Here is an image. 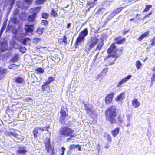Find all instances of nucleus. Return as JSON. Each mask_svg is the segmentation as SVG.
I'll use <instances>...</instances> for the list:
<instances>
[{
  "instance_id": "24",
  "label": "nucleus",
  "mask_w": 155,
  "mask_h": 155,
  "mask_svg": "<svg viewBox=\"0 0 155 155\" xmlns=\"http://www.w3.org/2000/svg\"><path fill=\"white\" fill-rule=\"evenodd\" d=\"M149 34V32L147 31L146 32H145L144 33L142 34L141 36L140 37L138 38V40L139 41H141L142 40H143L145 37L148 36Z\"/></svg>"
},
{
  "instance_id": "52",
  "label": "nucleus",
  "mask_w": 155,
  "mask_h": 155,
  "mask_svg": "<svg viewBox=\"0 0 155 155\" xmlns=\"http://www.w3.org/2000/svg\"><path fill=\"white\" fill-rule=\"evenodd\" d=\"M46 129H45V130L47 131H48V129H49L50 128V126H47L46 127Z\"/></svg>"
},
{
  "instance_id": "63",
  "label": "nucleus",
  "mask_w": 155,
  "mask_h": 155,
  "mask_svg": "<svg viewBox=\"0 0 155 155\" xmlns=\"http://www.w3.org/2000/svg\"><path fill=\"white\" fill-rule=\"evenodd\" d=\"M114 64V62H112L110 65H112Z\"/></svg>"
},
{
  "instance_id": "43",
  "label": "nucleus",
  "mask_w": 155,
  "mask_h": 155,
  "mask_svg": "<svg viewBox=\"0 0 155 155\" xmlns=\"http://www.w3.org/2000/svg\"><path fill=\"white\" fill-rule=\"evenodd\" d=\"M49 16V15L46 13H44L42 14V17L44 18H47Z\"/></svg>"
},
{
  "instance_id": "12",
  "label": "nucleus",
  "mask_w": 155,
  "mask_h": 155,
  "mask_svg": "<svg viewBox=\"0 0 155 155\" xmlns=\"http://www.w3.org/2000/svg\"><path fill=\"white\" fill-rule=\"evenodd\" d=\"M12 129L15 133H13L12 131H8L6 130L4 132L5 135L6 136L11 137L12 136L15 138H17V134L16 133L15 130L14 129Z\"/></svg>"
},
{
  "instance_id": "21",
  "label": "nucleus",
  "mask_w": 155,
  "mask_h": 155,
  "mask_svg": "<svg viewBox=\"0 0 155 155\" xmlns=\"http://www.w3.org/2000/svg\"><path fill=\"white\" fill-rule=\"evenodd\" d=\"M115 40L117 43L121 44L124 42L125 39L124 38H122L121 37H119L116 38L115 39Z\"/></svg>"
},
{
  "instance_id": "41",
  "label": "nucleus",
  "mask_w": 155,
  "mask_h": 155,
  "mask_svg": "<svg viewBox=\"0 0 155 155\" xmlns=\"http://www.w3.org/2000/svg\"><path fill=\"white\" fill-rule=\"evenodd\" d=\"M46 0H36L35 3L37 4H40L42 3Z\"/></svg>"
},
{
  "instance_id": "59",
  "label": "nucleus",
  "mask_w": 155,
  "mask_h": 155,
  "mask_svg": "<svg viewBox=\"0 0 155 155\" xmlns=\"http://www.w3.org/2000/svg\"><path fill=\"white\" fill-rule=\"evenodd\" d=\"M18 11L17 10H16L15 12H14V13L15 14H17V13H18Z\"/></svg>"
},
{
  "instance_id": "27",
  "label": "nucleus",
  "mask_w": 155,
  "mask_h": 155,
  "mask_svg": "<svg viewBox=\"0 0 155 155\" xmlns=\"http://www.w3.org/2000/svg\"><path fill=\"white\" fill-rule=\"evenodd\" d=\"M27 152V150L26 149L18 150H17L16 153L17 154H25Z\"/></svg>"
},
{
  "instance_id": "17",
  "label": "nucleus",
  "mask_w": 155,
  "mask_h": 155,
  "mask_svg": "<svg viewBox=\"0 0 155 155\" xmlns=\"http://www.w3.org/2000/svg\"><path fill=\"white\" fill-rule=\"evenodd\" d=\"M6 73L7 71L5 68L0 70V80L4 78Z\"/></svg>"
},
{
  "instance_id": "47",
  "label": "nucleus",
  "mask_w": 155,
  "mask_h": 155,
  "mask_svg": "<svg viewBox=\"0 0 155 155\" xmlns=\"http://www.w3.org/2000/svg\"><path fill=\"white\" fill-rule=\"evenodd\" d=\"M151 81L152 82L155 81V73H153L151 78Z\"/></svg>"
},
{
  "instance_id": "48",
  "label": "nucleus",
  "mask_w": 155,
  "mask_h": 155,
  "mask_svg": "<svg viewBox=\"0 0 155 155\" xmlns=\"http://www.w3.org/2000/svg\"><path fill=\"white\" fill-rule=\"evenodd\" d=\"M78 149V151H81V145H79L78 144L76 145V148Z\"/></svg>"
},
{
  "instance_id": "14",
  "label": "nucleus",
  "mask_w": 155,
  "mask_h": 155,
  "mask_svg": "<svg viewBox=\"0 0 155 155\" xmlns=\"http://www.w3.org/2000/svg\"><path fill=\"white\" fill-rule=\"evenodd\" d=\"M125 92H122L117 96L116 98V100L117 101H121L123 99L125 98Z\"/></svg>"
},
{
  "instance_id": "34",
  "label": "nucleus",
  "mask_w": 155,
  "mask_h": 155,
  "mask_svg": "<svg viewBox=\"0 0 155 155\" xmlns=\"http://www.w3.org/2000/svg\"><path fill=\"white\" fill-rule=\"evenodd\" d=\"M57 10H55L54 9H53L52 10L51 12V15L52 16H54V17H55L57 16Z\"/></svg>"
},
{
  "instance_id": "54",
  "label": "nucleus",
  "mask_w": 155,
  "mask_h": 155,
  "mask_svg": "<svg viewBox=\"0 0 155 155\" xmlns=\"http://www.w3.org/2000/svg\"><path fill=\"white\" fill-rule=\"evenodd\" d=\"M17 31L16 30H15L13 31L12 32L14 34H16L17 33Z\"/></svg>"
},
{
  "instance_id": "42",
  "label": "nucleus",
  "mask_w": 155,
  "mask_h": 155,
  "mask_svg": "<svg viewBox=\"0 0 155 155\" xmlns=\"http://www.w3.org/2000/svg\"><path fill=\"white\" fill-rule=\"evenodd\" d=\"M19 51L23 53H25L26 51V48L25 47H21L20 48Z\"/></svg>"
},
{
  "instance_id": "37",
  "label": "nucleus",
  "mask_w": 155,
  "mask_h": 155,
  "mask_svg": "<svg viewBox=\"0 0 155 155\" xmlns=\"http://www.w3.org/2000/svg\"><path fill=\"white\" fill-rule=\"evenodd\" d=\"M6 25L5 24L4 25H3L2 27V28L1 29L0 31V38H1L2 33L3 32V31L5 30V27H6Z\"/></svg>"
},
{
  "instance_id": "1",
  "label": "nucleus",
  "mask_w": 155,
  "mask_h": 155,
  "mask_svg": "<svg viewBox=\"0 0 155 155\" xmlns=\"http://www.w3.org/2000/svg\"><path fill=\"white\" fill-rule=\"evenodd\" d=\"M117 115L116 107L114 105L108 107L104 111V115L106 121L112 124L116 123Z\"/></svg>"
},
{
  "instance_id": "49",
  "label": "nucleus",
  "mask_w": 155,
  "mask_h": 155,
  "mask_svg": "<svg viewBox=\"0 0 155 155\" xmlns=\"http://www.w3.org/2000/svg\"><path fill=\"white\" fill-rule=\"evenodd\" d=\"M61 149H62V150H61V153H64V151L65 150V148L63 147H61Z\"/></svg>"
},
{
  "instance_id": "53",
  "label": "nucleus",
  "mask_w": 155,
  "mask_h": 155,
  "mask_svg": "<svg viewBox=\"0 0 155 155\" xmlns=\"http://www.w3.org/2000/svg\"><path fill=\"white\" fill-rule=\"evenodd\" d=\"M24 39L25 41H26L27 42L28 41V40H30V39H29V38H24Z\"/></svg>"
},
{
  "instance_id": "26",
  "label": "nucleus",
  "mask_w": 155,
  "mask_h": 155,
  "mask_svg": "<svg viewBox=\"0 0 155 155\" xmlns=\"http://www.w3.org/2000/svg\"><path fill=\"white\" fill-rule=\"evenodd\" d=\"M19 58V56L18 54H15L13 56V57L11 60V61L12 62H16L18 59Z\"/></svg>"
},
{
  "instance_id": "38",
  "label": "nucleus",
  "mask_w": 155,
  "mask_h": 155,
  "mask_svg": "<svg viewBox=\"0 0 155 155\" xmlns=\"http://www.w3.org/2000/svg\"><path fill=\"white\" fill-rule=\"evenodd\" d=\"M152 7V6L151 5H146V8L144 9L143 11L146 12L148 11Z\"/></svg>"
},
{
  "instance_id": "8",
  "label": "nucleus",
  "mask_w": 155,
  "mask_h": 155,
  "mask_svg": "<svg viewBox=\"0 0 155 155\" xmlns=\"http://www.w3.org/2000/svg\"><path fill=\"white\" fill-rule=\"evenodd\" d=\"M132 77V76L131 75H128L124 78H123L117 84V87L119 88L122 87V85L130 79Z\"/></svg>"
},
{
  "instance_id": "62",
  "label": "nucleus",
  "mask_w": 155,
  "mask_h": 155,
  "mask_svg": "<svg viewBox=\"0 0 155 155\" xmlns=\"http://www.w3.org/2000/svg\"><path fill=\"white\" fill-rule=\"evenodd\" d=\"M134 19V18L131 19H130V21H132Z\"/></svg>"
},
{
  "instance_id": "39",
  "label": "nucleus",
  "mask_w": 155,
  "mask_h": 155,
  "mask_svg": "<svg viewBox=\"0 0 155 155\" xmlns=\"http://www.w3.org/2000/svg\"><path fill=\"white\" fill-rule=\"evenodd\" d=\"M69 151L72 150H74L76 149V145L74 144L70 145L69 147Z\"/></svg>"
},
{
  "instance_id": "19",
  "label": "nucleus",
  "mask_w": 155,
  "mask_h": 155,
  "mask_svg": "<svg viewBox=\"0 0 155 155\" xmlns=\"http://www.w3.org/2000/svg\"><path fill=\"white\" fill-rule=\"evenodd\" d=\"M88 33V31L87 28H85L83 31H82L80 34V35L82 38H84L86 36Z\"/></svg>"
},
{
  "instance_id": "40",
  "label": "nucleus",
  "mask_w": 155,
  "mask_h": 155,
  "mask_svg": "<svg viewBox=\"0 0 155 155\" xmlns=\"http://www.w3.org/2000/svg\"><path fill=\"white\" fill-rule=\"evenodd\" d=\"M136 64L137 68H140L142 65V64L141 63L140 61L139 60L136 61Z\"/></svg>"
},
{
  "instance_id": "2",
  "label": "nucleus",
  "mask_w": 155,
  "mask_h": 155,
  "mask_svg": "<svg viewBox=\"0 0 155 155\" xmlns=\"http://www.w3.org/2000/svg\"><path fill=\"white\" fill-rule=\"evenodd\" d=\"M74 133V130L73 129L65 126L61 127L59 131V133L61 137H69L67 139V141L71 140V138L75 137Z\"/></svg>"
},
{
  "instance_id": "29",
  "label": "nucleus",
  "mask_w": 155,
  "mask_h": 155,
  "mask_svg": "<svg viewBox=\"0 0 155 155\" xmlns=\"http://www.w3.org/2000/svg\"><path fill=\"white\" fill-rule=\"evenodd\" d=\"M103 45V41L101 40V41L98 42V45L96 47V50H100L101 49L102 46Z\"/></svg>"
},
{
  "instance_id": "60",
  "label": "nucleus",
  "mask_w": 155,
  "mask_h": 155,
  "mask_svg": "<svg viewBox=\"0 0 155 155\" xmlns=\"http://www.w3.org/2000/svg\"><path fill=\"white\" fill-rule=\"evenodd\" d=\"M128 31H124V35L126 34L128 32Z\"/></svg>"
},
{
  "instance_id": "11",
  "label": "nucleus",
  "mask_w": 155,
  "mask_h": 155,
  "mask_svg": "<svg viewBox=\"0 0 155 155\" xmlns=\"http://www.w3.org/2000/svg\"><path fill=\"white\" fill-rule=\"evenodd\" d=\"M1 49L2 51H4L8 49V44L6 41L3 39L0 43Z\"/></svg>"
},
{
  "instance_id": "20",
  "label": "nucleus",
  "mask_w": 155,
  "mask_h": 155,
  "mask_svg": "<svg viewBox=\"0 0 155 155\" xmlns=\"http://www.w3.org/2000/svg\"><path fill=\"white\" fill-rule=\"evenodd\" d=\"M84 38H82L80 35L78 37L76 41V45H81L82 43L84 42Z\"/></svg>"
},
{
  "instance_id": "16",
  "label": "nucleus",
  "mask_w": 155,
  "mask_h": 155,
  "mask_svg": "<svg viewBox=\"0 0 155 155\" xmlns=\"http://www.w3.org/2000/svg\"><path fill=\"white\" fill-rule=\"evenodd\" d=\"M45 147L48 153H49L51 146L50 144V139L49 138L45 143Z\"/></svg>"
},
{
  "instance_id": "33",
  "label": "nucleus",
  "mask_w": 155,
  "mask_h": 155,
  "mask_svg": "<svg viewBox=\"0 0 155 155\" xmlns=\"http://www.w3.org/2000/svg\"><path fill=\"white\" fill-rule=\"evenodd\" d=\"M88 5L89 6L90 8H92L95 5V2L94 0L92 2L89 1L87 3Z\"/></svg>"
},
{
  "instance_id": "6",
  "label": "nucleus",
  "mask_w": 155,
  "mask_h": 155,
  "mask_svg": "<svg viewBox=\"0 0 155 155\" xmlns=\"http://www.w3.org/2000/svg\"><path fill=\"white\" fill-rule=\"evenodd\" d=\"M84 107V110L90 117L93 118L96 117L97 114L95 110L93 109L92 107H90L89 104H85Z\"/></svg>"
},
{
  "instance_id": "3",
  "label": "nucleus",
  "mask_w": 155,
  "mask_h": 155,
  "mask_svg": "<svg viewBox=\"0 0 155 155\" xmlns=\"http://www.w3.org/2000/svg\"><path fill=\"white\" fill-rule=\"evenodd\" d=\"M68 110L66 107L62 106L60 111V116L59 117V122L60 124H64L66 118L68 116Z\"/></svg>"
},
{
  "instance_id": "45",
  "label": "nucleus",
  "mask_w": 155,
  "mask_h": 155,
  "mask_svg": "<svg viewBox=\"0 0 155 155\" xmlns=\"http://www.w3.org/2000/svg\"><path fill=\"white\" fill-rule=\"evenodd\" d=\"M116 13H115L113 11L112 12V13L110 14L109 16L108 17L109 18L111 19L112 18H113L114 16L116 15Z\"/></svg>"
},
{
  "instance_id": "61",
  "label": "nucleus",
  "mask_w": 155,
  "mask_h": 155,
  "mask_svg": "<svg viewBox=\"0 0 155 155\" xmlns=\"http://www.w3.org/2000/svg\"><path fill=\"white\" fill-rule=\"evenodd\" d=\"M152 12H150L148 14L149 15H152Z\"/></svg>"
},
{
  "instance_id": "64",
  "label": "nucleus",
  "mask_w": 155,
  "mask_h": 155,
  "mask_svg": "<svg viewBox=\"0 0 155 155\" xmlns=\"http://www.w3.org/2000/svg\"><path fill=\"white\" fill-rule=\"evenodd\" d=\"M64 153H61L60 155H64Z\"/></svg>"
},
{
  "instance_id": "13",
  "label": "nucleus",
  "mask_w": 155,
  "mask_h": 155,
  "mask_svg": "<svg viewBox=\"0 0 155 155\" xmlns=\"http://www.w3.org/2000/svg\"><path fill=\"white\" fill-rule=\"evenodd\" d=\"M132 105L134 108H137L139 107L140 104L137 99H134L132 101Z\"/></svg>"
},
{
  "instance_id": "57",
  "label": "nucleus",
  "mask_w": 155,
  "mask_h": 155,
  "mask_svg": "<svg viewBox=\"0 0 155 155\" xmlns=\"http://www.w3.org/2000/svg\"><path fill=\"white\" fill-rule=\"evenodd\" d=\"M12 65H13V66H12V68H15L16 67H17L16 65L15 64H12Z\"/></svg>"
},
{
  "instance_id": "31",
  "label": "nucleus",
  "mask_w": 155,
  "mask_h": 155,
  "mask_svg": "<svg viewBox=\"0 0 155 155\" xmlns=\"http://www.w3.org/2000/svg\"><path fill=\"white\" fill-rule=\"evenodd\" d=\"M67 39V37L65 36L64 35L63 38L62 39H59L58 40V41H59V42H60V43L62 42H64V43H67V41H66Z\"/></svg>"
},
{
  "instance_id": "58",
  "label": "nucleus",
  "mask_w": 155,
  "mask_h": 155,
  "mask_svg": "<svg viewBox=\"0 0 155 155\" xmlns=\"http://www.w3.org/2000/svg\"><path fill=\"white\" fill-rule=\"evenodd\" d=\"M150 16V15H149L148 14L147 15H145L144 18H148Z\"/></svg>"
},
{
  "instance_id": "15",
  "label": "nucleus",
  "mask_w": 155,
  "mask_h": 155,
  "mask_svg": "<svg viewBox=\"0 0 155 155\" xmlns=\"http://www.w3.org/2000/svg\"><path fill=\"white\" fill-rule=\"evenodd\" d=\"M120 128L116 127L111 131V133L113 137H115L118 135L119 133Z\"/></svg>"
},
{
  "instance_id": "35",
  "label": "nucleus",
  "mask_w": 155,
  "mask_h": 155,
  "mask_svg": "<svg viewBox=\"0 0 155 155\" xmlns=\"http://www.w3.org/2000/svg\"><path fill=\"white\" fill-rule=\"evenodd\" d=\"M124 8L123 7H121L120 8H119L117 9L114 10L113 12H114L115 13H116V15L119 12H120Z\"/></svg>"
},
{
  "instance_id": "7",
  "label": "nucleus",
  "mask_w": 155,
  "mask_h": 155,
  "mask_svg": "<svg viewBox=\"0 0 155 155\" xmlns=\"http://www.w3.org/2000/svg\"><path fill=\"white\" fill-rule=\"evenodd\" d=\"M98 40L97 38L95 36L92 37L89 39L87 42L86 48L88 46L87 48L89 50L93 48L96 45L98 42Z\"/></svg>"
},
{
  "instance_id": "18",
  "label": "nucleus",
  "mask_w": 155,
  "mask_h": 155,
  "mask_svg": "<svg viewBox=\"0 0 155 155\" xmlns=\"http://www.w3.org/2000/svg\"><path fill=\"white\" fill-rule=\"evenodd\" d=\"M33 25H26L25 26V29L26 32H31L33 31Z\"/></svg>"
},
{
  "instance_id": "50",
  "label": "nucleus",
  "mask_w": 155,
  "mask_h": 155,
  "mask_svg": "<svg viewBox=\"0 0 155 155\" xmlns=\"http://www.w3.org/2000/svg\"><path fill=\"white\" fill-rule=\"evenodd\" d=\"M110 147V145L109 144V143H107L105 145L104 147L106 149H108Z\"/></svg>"
},
{
  "instance_id": "10",
  "label": "nucleus",
  "mask_w": 155,
  "mask_h": 155,
  "mask_svg": "<svg viewBox=\"0 0 155 155\" xmlns=\"http://www.w3.org/2000/svg\"><path fill=\"white\" fill-rule=\"evenodd\" d=\"M48 85L46 82H43L41 87V91L43 92L46 91L48 93L49 92L51 87Z\"/></svg>"
},
{
  "instance_id": "9",
  "label": "nucleus",
  "mask_w": 155,
  "mask_h": 155,
  "mask_svg": "<svg viewBox=\"0 0 155 155\" xmlns=\"http://www.w3.org/2000/svg\"><path fill=\"white\" fill-rule=\"evenodd\" d=\"M114 95V93L113 92L107 95L105 98V103L106 105H108L112 102Z\"/></svg>"
},
{
  "instance_id": "44",
  "label": "nucleus",
  "mask_w": 155,
  "mask_h": 155,
  "mask_svg": "<svg viewBox=\"0 0 155 155\" xmlns=\"http://www.w3.org/2000/svg\"><path fill=\"white\" fill-rule=\"evenodd\" d=\"M152 42L151 44L149 45V47L151 48L153 46L155 45V36H154L152 39Z\"/></svg>"
},
{
  "instance_id": "28",
  "label": "nucleus",
  "mask_w": 155,
  "mask_h": 155,
  "mask_svg": "<svg viewBox=\"0 0 155 155\" xmlns=\"http://www.w3.org/2000/svg\"><path fill=\"white\" fill-rule=\"evenodd\" d=\"M7 1H8V0ZM8 1L9 2L10 5V6L9 11L8 12V13H9L11 11V9H12L13 7V5L14 4L15 0H9V1L8 0Z\"/></svg>"
},
{
  "instance_id": "22",
  "label": "nucleus",
  "mask_w": 155,
  "mask_h": 155,
  "mask_svg": "<svg viewBox=\"0 0 155 155\" xmlns=\"http://www.w3.org/2000/svg\"><path fill=\"white\" fill-rule=\"evenodd\" d=\"M104 137L106 138L108 142H111L112 141V137L110 134L106 133L104 135Z\"/></svg>"
},
{
  "instance_id": "4",
  "label": "nucleus",
  "mask_w": 155,
  "mask_h": 155,
  "mask_svg": "<svg viewBox=\"0 0 155 155\" xmlns=\"http://www.w3.org/2000/svg\"><path fill=\"white\" fill-rule=\"evenodd\" d=\"M117 49L114 43H113L110 46L109 48H108L107 51L108 54L110 56H107L105 58V60H107L110 58V56L117 57L119 55L118 54H117Z\"/></svg>"
},
{
  "instance_id": "46",
  "label": "nucleus",
  "mask_w": 155,
  "mask_h": 155,
  "mask_svg": "<svg viewBox=\"0 0 155 155\" xmlns=\"http://www.w3.org/2000/svg\"><path fill=\"white\" fill-rule=\"evenodd\" d=\"M48 22L46 20H43L41 21V24L42 25L45 26H46L48 24Z\"/></svg>"
},
{
  "instance_id": "32",
  "label": "nucleus",
  "mask_w": 155,
  "mask_h": 155,
  "mask_svg": "<svg viewBox=\"0 0 155 155\" xmlns=\"http://www.w3.org/2000/svg\"><path fill=\"white\" fill-rule=\"evenodd\" d=\"M54 80L55 79L53 78L52 77H49L48 80L46 81V82L49 84L51 82L54 81Z\"/></svg>"
},
{
  "instance_id": "5",
  "label": "nucleus",
  "mask_w": 155,
  "mask_h": 155,
  "mask_svg": "<svg viewBox=\"0 0 155 155\" xmlns=\"http://www.w3.org/2000/svg\"><path fill=\"white\" fill-rule=\"evenodd\" d=\"M40 7H37L31 8L30 10V13H32V14L28 17V20L29 22H33L34 21L36 17L37 14L40 11Z\"/></svg>"
},
{
  "instance_id": "25",
  "label": "nucleus",
  "mask_w": 155,
  "mask_h": 155,
  "mask_svg": "<svg viewBox=\"0 0 155 155\" xmlns=\"http://www.w3.org/2000/svg\"><path fill=\"white\" fill-rule=\"evenodd\" d=\"M38 128L37 127L35 128L33 130L32 133L34 135V138H37L38 137Z\"/></svg>"
},
{
  "instance_id": "23",
  "label": "nucleus",
  "mask_w": 155,
  "mask_h": 155,
  "mask_svg": "<svg viewBox=\"0 0 155 155\" xmlns=\"http://www.w3.org/2000/svg\"><path fill=\"white\" fill-rule=\"evenodd\" d=\"M15 81V82L20 84L23 83L24 81L23 79L19 77H16Z\"/></svg>"
},
{
  "instance_id": "51",
  "label": "nucleus",
  "mask_w": 155,
  "mask_h": 155,
  "mask_svg": "<svg viewBox=\"0 0 155 155\" xmlns=\"http://www.w3.org/2000/svg\"><path fill=\"white\" fill-rule=\"evenodd\" d=\"M38 129L41 130V131H43L44 130H45V128L44 127H39L38 128Z\"/></svg>"
},
{
  "instance_id": "55",
  "label": "nucleus",
  "mask_w": 155,
  "mask_h": 155,
  "mask_svg": "<svg viewBox=\"0 0 155 155\" xmlns=\"http://www.w3.org/2000/svg\"><path fill=\"white\" fill-rule=\"evenodd\" d=\"M26 42H27V41H25L24 39H23V43L24 45H26Z\"/></svg>"
},
{
  "instance_id": "36",
  "label": "nucleus",
  "mask_w": 155,
  "mask_h": 155,
  "mask_svg": "<svg viewBox=\"0 0 155 155\" xmlns=\"http://www.w3.org/2000/svg\"><path fill=\"white\" fill-rule=\"evenodd\" d=\"M44 29L43 28H38L36 32L39 34H42L43 31Z\"/></svg>"
},
{
  "instance_id": "30",
  "label": "nucleus",
  "mask_w": 155,
  "mask_h": 155,
  "mask_svg": "<svg viewBox=\"0 0 155 155\" xmlns=\"http://www.w3.org/2000/svg\"><path fill=\"white\" fill-rule=\"evenodd\" d=\"M35 71V73L37 74L43 73L44 72V70L43 68H36Z\"/></svg>"
},
{
  "instance_id": "56",
  "label": "nucleus",
  "mask_w": 155,
  "mask_h": 155,
  "mask_svg": "<svg viewBox=\"0 0 155 155\" xmlns=\"http://www.w3.org/2000/svg\"><path fill=\"white\" fill-rule=\"evenodd\" d=\"M71 26V24L70 23H69L67 25V28H69Z\"/></svg>"
}]
</instances>
